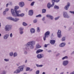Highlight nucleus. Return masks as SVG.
I'll return each instance as SVG.
<instances>
[{
    "instance_id": "49",
    "label": "nucleus",
    "mask_w": 74,
    "mask_h": 74,
    "mask_svg": "<svg viewBox=\"0 0 74 74\" xmlns=\"http://www.w3.org/2000/svg\"><path fill=\"white\" fill-rule=\"evenodd\" d=\"M9 5H12V2H10L9 3Z\"/></svg>"
},
{
    "instance_id": "51",
    "label": "nucleus",
    "mask_w": 74,
    "mask_h": 74,
    "mask_svg": "<svg viewBox=\"0 0 74 74\" xmlns=\"http://www.w3.org/2000/svg\"><path fill=\"white\" fill-rule=\"evenodd\" d=\"M60 55V53H58L57 55H56V56H58L59 55Z\"/></svg>"
},
{
    "instance_id": "19",
    "label": "nucleus",
    "mask_w": 74,
    "mask_h": 74,
    "mask_svg": "<svg viewBox=\"0 0 74 74\" xmlns=\"http://www.w3.org/2000/svg\"><path fill=\"white\" fill-rule=\"evenodd\" d=\"M30 32L31 33H35V29L34 28H32L30 29Z\"/></svg>"
},
{
    "instance_id": "37",
    "label": "nucleus",
    "mask_w": 74,
    "mask_h": 74,
    "mask_svg": "<svg viewBox=\"0 0 74 74\" xmlns=\"http://www.w3.org/2000/svg\"><path fill=\"white\" fill-rule=\"evenodd\" d=\"M37 19H35V20H34V23H37Z\"/></svg>"
},
{
    "instance_id": "27",
    "label": "nucleus",
    "mask_w": 74,
    "mask_h": 74,
    "mask_svg": "<svg viewBox=\"0 0 74 74\" xmlns=\"http://www.w3.org/2000/svg\"><path fill=\"white\" fill-rule=\"evenodd\" d=\"M23 25L24 26H27V23L25 22H23Z\"/></svg>"
},
{
    "instance_id": "53",
    "label": "nucleus",
    "mask_w": 74,
    "mask_h": 74,
    "mask_svg": "<svg viewBox=\"0 0 74 74\" xmlns=\"http://www.w3.org/2000/svg\"><path fill=\"white\" fill-rule=\"evenodd\" d=\"M32 70H33V69H31L29 70V71H32Z\"/></svg>"
},
{
    "instance_id": "9",
    "label": "nucleus",
    "mask_w": 74,
    "mask_h": 74,
    "mask_svg": "<svg viewBox=\"0 0 74 74\" xmlns=\"http://www.w3.org/2000/svg\"><path fill=\"white\" fill-rule=\"evenodd\" d=\"M18 4L20 7L22 8L25 6V3L23 2H21L19 3Z\"/></svg>"
},
{
    "instance_id": "18",
    "label": "nucleus",
    "mask_w": 74,
    "mask_h": 74,
    "mask_svg": "<svg viewBox=\"0 0 74 74\" xmlns=\"http://www.w3.org/2000/svg\"><path fill=\"white\" fill-rule=\"evenodd\" d=\"M43 51V50L41 49H38L37 50L36 52V53L38 54V53H40V52H42Z\"/></svg>"
},
{
    "instance_id": "60",
    "label": "nucleus",
    "mask_w": 74,
    "mask_h": 74,
    "mask_svg": "<svg viewBox=\"0 0 74 74\" xmlns=\"http://www.w3.org/2000/svg\"><path fill=\"white\" fill-rule=\"evenodd\" d=\"M1 27V23H0V27Z\"/></svg>"
},
{
    "instance_id": "64",
    "label": "nucleus",
    "mask_w": 74,
    "mask_h": 74,
    "mask_svg": "<svg viewBox=\"0 0 74 74\" xmlns=\"http://www.w3.org/2000/svg\"><path fill=\"white\" fill-rule=\"evenodd\" d=\"M27 74L26 73H24L23 74Z\"/></svg>"
},
{
    "instance_id": "1",
    "label": "nucleus",
    "mask_w": 74,
    "mask_h": 74,
    "mask_svg": "<svg viewBox=\"0 0 74 74\" xmlns=\"http://www.w3.org/2000/svg\"><path fill=\"white\" fill-rule=\"evenodd\" d=\"M36 44V41L34 40H32L28 42L27 44L25 45L24 47H25V49L26 50L29 49V48L31 49H34V45Z\"/></svg>"
},
{
    "instance_id": "61",
    "label": "nucleus",
    "mask_w": 74,
    "mask_h": 74,
    "mask_svg": "<svg viewBox=\"0 0 74 74\" xmlns=\"http://www.w3.org/2000/svg\"><path fill=\"white\" fill-rule=\"evenodd\" d=\"M44 23H46V22H45V21H44Z\"/></svg>"
},
{
    "instance_id": "24",
    "label": "nucleus",
    "mask_w": 74,
    "mask_h": 74,
    "mask_svg": "<svg viewBox=\"0 0 74 74\" xmlns=\"http://www.w3.org/2000/svg\"><path fill=\"white\" fill-rule=\"evenodd\" d=\"M17 55H18V54L16 52H15L13 54V56L14 57L17 56Z\"/></svg>"
},
{
    "instance_id": "22",
    "label": "nucleus",
    "mask_w": 74,
    "mask_h": 74,
    "mask_svg": "<svg viewBox=\"0 0 74 74\" xmlns=\"http://www.w3.org/2000/svg\"><path fill=\"white\" fill-rule=\"evenodd\" d=\"M41 47V46H40V45L38 44H37L36 46V48H40Z\"/></svg>"
},
{
    "instance_id": "48",
    "label": "nucleus",
    "mask_w": 74,
    "mask_h": 74,
    "mask_svg": "<svg viewBox=\"0 0 74 74\" xmlns=\"http://www.w3.org/2000/svg\"><path fill=\"white\" fill-rule=\"evenodd\" d=\"M19 64H20V63L19 62L16 64V65L17 66H19Z\"/></svg>"
},
{
    "instance_id": "38",
    "label": "nucleus",
    "mask_w": 74,
    "mask_h": 74,
    "mask_svg": "<svg viewBox=\"0 0 74 74\" xmlns=\"http://www.w3.org/2000/svg\"><path fill=\"white\" fill-rule=\"evenodd\" d=\"M34 2H32L31 4V6H33V5H34Z\"/></svg>"
},
{
    "instance_id": "41",
    "label": "nucleus",
    "mask_w": 74,
    "mask_h": 74,
    "mask_svg": "<svg viewBox=\"0 0 74 74\" xmlns=\"http://www.w3.org/2000/svg\"><path fill=\"white\" fill-rule=\"evenodd\" d=\"M6 11H4L3 12V15H5V14H6Z\"/></svg>"
},
{
    "instance_id": "55",
    "label": "nucleus",
    "mask_w": 74,
    "mask_h": 74,
    "mask_svg": "<svg viewBox=\"0 0 74 74\" xmlns=\"http://www.w3.org/2000/svg\"><path fill=\"white\" fill-rule=\"evenodd\" d=\"M27 60H26L25 61V63H27Z\"/></svg>"
},
{
    "instance_id": "16",
    "label": "nucleus",
    "mask_w": 74,
    "mask_h": 74,
    "mask_svg": "<svg viewBox=\"0 0 74 74\" xmlns=\"http://www.w3.org/2000/svg\"><path fill=\"white\" fill-rule=\"evenodd\" d=\"M46 16L47 17L50 18V19H51V20H52L53 19V17L52 16H51L50 15L48 14L46 15Z\"/></svg>"
},
{
    "instance_id": "28",
    "label": "nucleus",
    "mask_w": 74,
    "mask_h": 74,
    "mask_svg": "<svg viewBox=\"0 0 74 74\" xmlns=\"http://www.w3.org/2000/svg\"><path fill=\"white\" fill-rule=\"evenodd\" d=\"M9 55L10 56H13V52H11L10 53Z\"/></svg>"
},
{
    "instance_id": "58",
    "label": "nucleus",
    "mask_w": 74,
    "mask_h": 74,
    "mask_svg": "<svg viewBox=\"0 0 74 74\" xmlns=\"http://www.w3.org/2000/svg\"><path fill=\"white\" fill-rule=\"evenodd\" d=\"M68 44H70V42H69L68 43Z\"/></svg>"
},
{
    "instance_id": "35",
    "label": "nucleus",
    "mask_w": 74,
    "mask_h": 74,
    "mask_svg": "<svg viewBox=\"0 0 74 74\" xmlns=\"http://www.w3.org/2000/svg\"><path fill=\"white\" fill-rule=\"evenodd\" d=\"M23 28L21 27L19 28V31H23Z\"/></svg>"
},
{
    "instance_id": "46",
    "label": "nucleus",
    "mask_w": 74,
    "mask_h": 74,
    "mask_svg": "<svg viewBox=\"0 0 74 74\" xmlns=\"http://www.w3.org/2000/svg\"><path fill=\"white\" fill-rule=\"evenodd\" d=\"M45 17H44L42 18V21H45Z\"/></svg>"
},
{
    "instance_id": "15",
    "label": "nucleus",
    "mask_w": 74,
    "mask_h": 74,
    "mask_svg": "<svg viewBox=\"0 0 74 74\" xmlns=\"http://www.w3.org/2000/svg\"><path fill=\"white\" fill-rule=\"evenodd\" d=\"M9 36V34H6L5 35L3 36V39L4 40H6L8 38V36Z\"/></svg>"
},
{
    "instance_id": "10",
    "label": "nucleus",
    "mask_w": 74,
    "mask_h": 74,
    "mask_svg": "<svg viewBox=\"0 0 74 74\" xmlns=\"http://www.w3.org/2000/svg\"><path fill=\"white\" fill-rule=\"evenodd\" d=\"M70 6V3L69 2H68L67 3V5H66L64 7V9L66 10H67L69 9V8Z\"/></svg>"
},
{
    "instance_id": "54",
    "label": "nucleus",
    "mask_w": 74,
    "mask_h": 74,
    "mask_svg": "<svg viewBox=\"0 0 74 74\" xmlns=\"http://www.w3.org/2000/svg\"><path fill=\"white\" fill-rule=\"evenodd\" d=\"M28 1H32V0H27Z\"/></svg>"
},
{
    "instance_id": "7",
    "label": "nucleus",
    "mask_w": 74,
    "mask_h": 74,
    "mask_svg": "<svg viewBox=\"0 0 74 74\" xmlns=\"http://www.w3.org/2000/svg\"><path fill=\"white\" fill-rule=\"evenodd\" d=\"M37 57L38 59H41L44 57V55L42 54H38L37 55Z\"/></svg>"
},
{
    "instance_id": "33",
    "label": "nucleus",
    "mask_w": 74,
    "mask_h": 74,
    "mask_svg": "<svg viewBox=\"0 0 74 74\" xmlns=\"http://www.w3.org/2000/svg\"><path fill=\"white\" fill-rule=\"evenodd\" d=\"M41 16V15L39 14L38 15H37L36 16V18H40Z\"/></svg>"
},
{
    "instance_id": "13",
    "label": "nucleus",
    "mask_w": 74,
    "mask_h": 74,
    "mask_svg": "<svg viewBox=\"0 0 74 74\" xmlns=\"http://www.w3.org/2000/svg\"><path fill=\"white\" fill-rule=\"evenodd\" d=\"M56 41L55 40H51L50 41V42L51 45H54Z\"/></svg>"
},
{
    "instance_id": "12",
    "label": "nucleus",
    "mask_w": 74,
    "mask_h": 74,
    "mask_svg": "<svg viewBox=\"0 0 74 74\" xmlns=\"http://www.w3.org/2000/svg\"><path fill=\"white\" fill-rule=\"evenodd\" d=\"M64 18H70V16L68 15L66 12H64Z\"/></svg>"
},
{
    "instance_id": "14",
    "label": "nucleus",
    "mask_w": 74,
    "mask_h": 74,
    "mask_svg": "<svg viewBox=\"0 0 74 74\" xmlns=\"http://www.w3.org/2000/svg\"><path fill=\"white\" fill-rule=\"evenodd\" d=\"M33 14V11L32 10H30L29 11V15L31 16H32Z\"/></svg>"
},
{
    "instance_id": "8",
    "label": "nucleus",
    "mask_w": 74,
    "mask_h": 74,
    "mask_svg": "<svg viewBox=\"0 0 74 74\" xmlns=\"http://www.w3.org/2000/svg\"><path fill=\"white\" fill-rule=\"evenodd\" d=\"M58 37V38H61V37H62V35H61V31L60 30H58V32L57 33Z\"/></svg>"
},
{
    "instance_id": "57",
    "label": "nucleus",
    "mask_w": 74,
    "mask_h": 74,
    "mask_svg": "<svg viewBox=\"0 0 74 74\" xmlns=\"http://www.w3.org/2000/svg\"><path fill=\"white\" fill-rule=\"evenodd\" d=\"M63 73H64V72H62L60 73V74H63Z\"/></svg>"
},
{
    "instance_id": "36",
    "label": "nucleus",
    "mask_w": 74,
    "mask_h": 74,
    "mask_svg": "<svg viewBox=\"0 0 74 74\" xmlns=\"http://www.w3.org/2000/svg\"><path fill=\"white\" fill-rule=\"evenodd\" d=\"M40 73V71L37 70L36 71V74H39Z\"/></svg>"
},
{
    "instance_id": "45",
    "label": "nucleus",
    "mask_w": 74,
    "mask_h": 74,
    "mask_svg": "<svg viewBox=\"0 0 74 74\" xmlns=\"http://www.w3.org/2000/svg\"><path fill=\"white\" fill-rule=\"evenodd\" d=\"M30 69V68H27L26 69V71H28V70H29Z\"/></svg>"
},
{
    "instance_id": "29",
    "label": "nucleus",
    "mask_w": 74,
    "mask_h": 74,
    "mask_svg": "<svg viewBox=\"0 0 74 74\" xmlns=\"http://www.w3.org/2000/svg\"><path fill=\"white\" fill-rule=\"evenodd\" d=\"M68 58V57L67 56H65L62 59V60H64V59H67Z\"/></svg>"
},
{
    "instance_id": "44",
    "label": "nucleus",
    "mask_w": 74,
    "mask_h": 74,
    "mask_svg": "<svg viewBox=\"0 0 74 74\" xmlns=\"http://www.w3.org/2000/svg\"><path fill=\"white\" fill-rule=\"evenodd\" d=\"M13 73L14 74H18L17 73V71H16H16H14L13 72Z\"/></svg>"
},
{
    "instance_id": "5",
    "label": "nucleus",
    "mask_w": 74,
    "mask_h": 74,
    "mask_svg": "<svg viewBox=\"0 0 74 74\" xmlns=\"http://www.w3.org/2000/svg\"><path fill=\"white\" fill-rule=\"evenodd\" d=\"M8 19H10V20H11V21H14L15 22H18L19 20V18H12L11 17H9L8 18Z\"/></svg>"
},
{
    "instance_id": "52",
    "label": "nucleus",
    "mask_w": 74,
    "mask_h": 74,
    "mask_svg": "<svg viewBox=\"0 0 74 74\" xmlns=\"http://www.w3.org/2000/svg\"><path fill=\"white\" fill-rule=\"evenodd\" d=\"M8 5H9V3H7L6 4V7H8Z\"/></svg>"
},
{
    "instance_id": "47",
    "label": "nucleus",
    "mask_w": 74,
    "mask_h": 74,
    "mask_svg": "<svg viewBox=\"0 0 74 74\" xmlns=\"http://www.w3.org/2000/svg\"><path fill=\"white\" fill-rule=\"evenodd\" d=\"M10 36L11 38L12 37V34L11 33L10 34Z\"/></svg>"
},
{
    "instance_id": "42",
    "label": "nucleus",
    "mask_w": 74,
    "mask_h": 74,
    "mask_svg": "<svg viewBox=\"0 0 74 74\" xmlns=\"http://www.w3.org/2000/svg\"><path fill=\"white\" fill-rule=\"evenodd\" d=\"M24 53L25 55H27V52L26 51H25L24 52Z\"/></svg>"
},
{
    "instance_id": "11",
    "label": "nucleus",
    "mask_w": 74,
    "mask_h": 74,
    "mask_svg": "<svg viewBox=\"0 0 74 74\" xmlns=\"http://www.w3.org/2000/svg\"><path fill=\"white\" fill-rule=\"evenodd\" d=\"M63 65L64 66H66L69 64V61L67 60L64 61H63Z\"/></svg>"
},
{
    "instance_id": "56",
    "label": "nucleus",
    "mask_w": 74,
    "mask_h": 74,
    "mask_svg": "<svg viewBox=\"0 0 74 74\" xmlns=\"http://www.w3.org/2000/svg\"><path fill=\"white\" fill-rule=\"evenodd\" d=\"M42 74H45V73L44 72H43Z\"/></svg>"
},
{
    "instance_id": "31",
    "label": "nucleus",
    "mask_w": 74,
    "mask_h": 74,
    "mask_svg": "<svg viewBox=\"0 0 74 74\" xmlns=\"http://www.w3.org/2000/svg\"><path fill=\"white\" fill-rule=\"evenodd\" d=\"M6 73V71H3L0 74H5Z\"/></svg>"
},
{
    "instance_id": "50",
    "label": "nucleus",
    "mask_w": 74,
    "mask_h": 74,
    "mask_svg": "<svg viewBox=\"0 0 74 74\" xmlns=\"http://www.w3.org/2000/svg\"><path fill=\"white\" fill-rule=\"evenodd\" d=\"M47 45H48L45 44V48H47Z\"/></svg>"
},
{
    "instance_id": "32",
    "label": "nucleus",
    "mask_w": 74,
    "mask_h": 74,
    "mask_svg": "<svg viewBox=\"0 0 74 74\" xmlns=\"http://www.w3.org/2000/svg\"><path fill=\"white\" fill-rule=\"evenodd\" d=\"M66 40V39L65 38V37H63L62 38V41H64Z\"/></svg>"
},
{
    "instance_id": "62",
    "label": "nucleus",
    "mask_w": 74,
    "mask_h": 74,
    "mask_svg": "<svg viewBox=\"0 0 74 74\" xmlns=\"http://www.w3.org/2000/svg\"><path fill=\"white\" fill-rule=\"evenodd\" d=\"M2 10V8H1V9H0V10Z\"/></svg>"
},
{
    "instance_id": "17",
    "label": "nucleus",
    "mask_w": 74,
    "mask_h": 74,
    "mask_svg": "<svg viewBox=\"0 0 74 74\" xmlns=\"http://www.w3.org/2000/svg\"><path fill=\"white\" fill-rule=\"evenodd\" d=\"M66 45V43L64 42V43L63 42L61 44L59 45L60 47H64L65 45Z\"/></svg>"
},
{
    "instance_id": "4",
    "label": "nucleus",
    "mask_w": 74,
    "mask_h": 74,
    "mask_svg": "<svg viewBox=\"0 0 74 74\" xmlns=\"http://www.w3.org/2000/svg\"><path fill=\"white\" fill-rule=\"evenodd\" d=\"M50 34V32L47 31L46 32L45 34V36L43 37V39L44 41H45L46 40V38H47L49 36V34Z\"/></svg>"
},
{
    "instance_id": "20",
    "label": "nucleus",
    "mask_w": 74,
    "mask_h": 74,
    "mask_svg": "<svg viewBox=\"0 0 74 74\" xmlns=\"http://www.w3.org/2000/svg\"><path fill=\"white\" fill-rule=\"evenodd\" d=\"M19 7L18 6H16L14 8V9L15 12V11H17L16 10H18V9H19Z\"/></svg>"
},
{
    "instance_id": "39",
    "label": "nucleus",
    "mask_w": 74,
    "mask_h": 74,
    "mask_svg": "<svg viewBox=\"0 0 74 74\" xmlns=\"http://www.w3.org/2000/svg\"><path fill=\"white\" fill-rule=\"evenodd\" d=\"M60 1V0H55V2L56 3H58Z\"/></svg>"
},
{
    "instance_id": "40",
    "label": "nucleus",
    "mask_w": 74,
    "mask_h": 74,
    "mask_svg": "<svg viewBox=\"0 0 74 74\" xmlns=\"http://www.w3.org/2000/svg\"><path fill=\"white\" fill-rule=\"evenodd\" d=\"M9 10V8H7L5 9V11L6 12H7V11H8Z\"/></svg>"
},
{
    "instance_id": "21",
    "label": "nucleus",
    "mask_w": 74,
    "mask_h": 74,
    "mask_svg": "<svg viewBox=\"0 0 74 74\" xmlns=\"http://www.w3.org/2000/svg\"><path fill=\"white\" fill-rule=\"evenodd\" d=\"M46 9H43L42 10V13H45L46 12Z\"/></svg>"
},
{
    "instance_id": "26",
    "label": "nucleus",
    "mask_w": 74,
    "mask_h": 74,
    "mask_svg": "<svg viewBox=\"0 0 74 74\" xmlns=\"http://www.w3.org/2000/svg\"><path fill=\"white\" fill-rule=\"evenodd\" d=\"M37 32H40V27H38L37 28Z\"/></svg>"
},
{
    "instance_id": "63",
    "label": "nucleus",
    "mask_w": 74,
    "mask_h": 74,
    "mask_svg": "<svg viewBox=\"0 0 74 74\" xmlns=\"http://www.w3.org/2000/svg\"><path fill=\"white\" fill-rule=\"evenodd\" d=\"M1 36V34H0V36Z\"/></svg>"
},
{
    "instance_id": "3",
    "label": "nucleus",
    "mask_w": 74,
    "mask_h": 74,
    "mask_svg": "<svg viewBox=\"0 0 74 74\" xmlns=\"http://www.w3.org/2000/svg\"><path fill=\"white\" fill-rule=\"evenodd\" d=\"M25 66V65H23L18 67V69H19L16 70L17 74L19 73L21 71H23V68H24Z\"/></svg>"
},
{
    "instance_id": "30",
    "label": "nucleus",
    "mask_w": 74,
    "mask_h": 74,
    "mask_svg": "<svg viewBox=\"0 0 74 74\" xmlns=\"http://www.w3.org/2000/svg\"><path fill=\"white\" fill-rule=\"evenodd\" d=\"M4 61H5V62H8V61H9V59H5H5H4Z\"/></svg>"
},
{
    "instance_id": "43",
    "label": "nucleus",
    "mask_w": 74,
    "mask_h": 74,
    "mask_svg": "<svg viewBox=\"0 0 74 74\" xmlns=\"http://www.w3.org/2000/svg\"><path fill=\"white\" fill-rule=\"evenodd\" d=\"M59 18V17H56L55 18V19L56 21V20H58Z\"/></svg>"
},
{
    "instance_id": "59",
    "label": "nucleus",
    "mask_w": 74,
    "mask_h": 74,
    "mask_svg": "<svg viewBox=\"0 0 74 74\" xmlns=\"http://www.w3.org/2000/svg\"><path fill=\"white\" fill-rule=\"evenodd\" d=\"M64 27H65V29H66V26H64Z\"/></svg>"
},
{
    "instance_id": "34",
    "label": "nucleus",
    "mask_w": 74,
    "mask_h": 74,
    "mask_svg": "<svg viewBox=\"0 0 74 74\" xmlns=\"http://www.w3.org/2000/svg\"><path fill=\"white\" fill-rule=\"evenodd\" d=\"M19 33L20 34H22L23 33V31H19Z\"/></svg>"
},
{
    "instance_id": "25",
    "label": "nucleus",
    "mask_w": 74,
    "mask_h": 74,
    "mask_svg": "<svg viewBox=\"0 0 74 74\" xmlns=\"http://www.w3.org/2000/svg\"><path fill=\"white\" fill-rule=\"evenodd\" d=\"M54 8L55 9H56V10H58V9L59 8V6L56 5H55L54 6Z\"/></svg>"
},
{
    "instance_id": "6",
    "label": "nucleus",
    "mask_w": 74,
    "mask_h": 74,
    "mask_svg": "<svg viewBox=\"0 0 74 74\" xmlns=\"http://www.w3.org/2000/svg\"><path fill=\"white\" fill-rule=\"evenodd\" d=\"M12 28V26L11 25H7L5 26L6 31H10Z\"/></svg>"
},
{
    "instance_id": "2",
    "label": "nucleus",
    "mask_w": 74,
    "mask_h": 74,
    "mask_svg": "<svg viewBox=\"0 0 74 74\" xmlns=\"http://www.w3.org/2000/svg\"><path fill=\"white\" fill-rule=\"evenodd\" d=\"M11 12L13 16H14L15 17H16V16H21V17H23V16L25 15V14L23 13L19 14V12H21V11L20 10H18V11L15 10V12L16 14H15V12H14V10L12 9H11Z\"/></svg>"
},
{
    "instance_id": "23",
    "label": "nucleus",
    "mask_w": 74,
    "mask_h": 74,
    "mask_svg": "<svg viewBox=\"0 0 74 74\" xmlns=\"http://www.w3.org/2000/svg\"><path fill=\"white\" fill-rule=\"evenodd\" d=\"M36 66L37 67H40L43 66L42 65H38L37 64H36Z\"/></svg>"
}]
</instances>
